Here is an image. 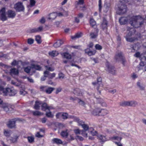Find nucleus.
Returning a JSON list of instances; mask_svg holds the SVG:
<instances>
[{"instance_id":"nucleus-6","label":"nucleus","mask_w":146,"mask_h":146,"mask_svg":"<svg viewBox=\"0 0 146 146\" xmlns=\"http://www.w3.org/2000/svg\"><path fill=\"white\" fill-rule=\"evenodd\" d=\"M118 9L119 14H123L127 11L126 6L124 4L121 5L120 6L118 7Z\"/></svg>"},{"instance_id":"nucleus-26","label":"nucleus","mask_w":146,"mask_h":146,"mask_svg":"<svg viewBox=\"0 0 146 146\" xmlns=\"http://www.w3.org/2000/svg\"><path fill=\"white\" fill-rule=\"evenodd\" d=\"M56 13H51L49 15V17L48 18V19L49 20H53L57 16Z\"/></svg>"},{"instance_id":"nucleus-13","label":"nucleus","mask_w":146,"mask_h":146,"mask_svg":"<svg viewBox=\"0 0 146 146\" xmlns=\"http://www.w3.org/2000/svg\"><path fill=\"white\" fill-rule=\"evenodd\" d=\"M1 107L6 112L8 111L11 108V107L7 104L4 103L2 104Z\"/></svg>"},{"instance_id":"nucleus-1","label":"nucleus","mask_w":146,"mask_h":146,"mask_svg":"<svg viewBox=\"0 0 146 146\" xmlns=\"http://www.w3.org/2000/svg\"><path fill=\"white\" fill-rule=\"evenodd\" d=\"M145 21L146 22V15L144 19L140 15H136L133 16L129 19L130 24L135 28L142 26Z\"/></svg>"},{"instance_id":"nucleus-9","label":"nucleus","mask_w":146,"mask_h":146,"mask_svg":"<svg viewBox=\"0 0 146 146\" xmlns=\"http://www.w3.org/2000/svg\"><path fill=\"white\" fill-rule=\"evenodd\" d=\"M133 16H131L129 17V19H127V18L124 17H121L119 19V21L120 23L122 25H125L126 24L127 21H128L129 23V19L130 18L132 17Z\"/></svg>"},{"instance_id":"nucleus-11","label":"nucleus","mask_w":146,"mask_h":146,"mask_svg":"<svg viewBox=\"0 0 146 146\" xmlns=\"http://www.w3.org/2000/svg\"><path fill=\"white\" fill-rule=\"evenodd\" d=\"M99 30L98 29H96L94 32H92L90 34L91 38H96L98 35Z\"/></svg>"},{"instance_id":"nucleus-25","label":"nucleus","mask_w":146,"mask_h":146,"mask_svg":"<svg viewBox=\"0 0 146 146\" xmlns=\"http://www.w3.org/2000/svg\"><path fill=\"white\" fill-rule=\"evenodd\" d=\"M18 73V70L16 68H13L10 70V74L11 75H17Z\"/></svg>"},{"instance_id":"nucleus-63","label":"nucleus","mask_w":146,"mask_h":146,"mask_svg":"<svg viewBox=\"0 0 146 146\" xmlns=\"http://www.w3.org/2000/svg\"><path fill=\"white\" fill-rule=\"evenodd\" d=\"M0 66H2V67H4L5 68H8L9 66L7 65H5L4 64H3V63H0Z\"/></svg>"},{"instance_id":"nucleus-44","label":"nucleus","mask_w":146,"mask_h":146,"mask_svg":"<svg viewBox=\"0 0 146 146\" xmlns=\"http://www.w3.org/2000/svg\"><path fill=\"white\" fill-rule=\"evenodd\" d=\"M46 75H48V76L49 78L52 79L55 77L56 74L55 73H53L52 74L48 73V74H46Z\"/></svg>"},{"instance_id":"nucleus-19","label":"nucleus","mask_w":146,"mask_h":146,"mask_svg":"<svg viewBox=\"0 0 146 146\" xmlns=\"http://www.w3.org/2000/svg\"><path fill=\"white\" fill-rule=\"evenodd\" d=\"M98 137L101 142H104L108 140L106 136L101 135H98Z\"/></svg>"},{"instance_id":"nucleus-27","label":"nucleus","mask_w":146,"mask_h":146,"mask_svg":"<svg viewBox=\"0 0 146 146\" xmlns=\"http://www.w3.org/2000/svg\"><path fill=\"white\" fill-rule=\"evenodd\" d=\"M82 34L81 33H77L74 36H71V38L73 40H75L76 38H79L82 36Z\"/></svg>"},{"instance_id":"nucleus-14","label":"nucleus","mask_w":146,"mask_h":146,"mask_svg":"<svg viewBox=\"0 0 146 146\" xmlns=\"http://www.w3.org/2000/svg\"><path fill=\"white\" fill-rule=\"evenodd\" d=\"M102 78L101 77H99L97 79V82H94L92 83V84L97 87V89L98 90L99 89V86L101 84Z\"/></svg>"},{"instance_id":"nucleus-58","label":"nucleus","mask_w":146,"mask_h":146,"mask_svg":"<svg viewBox=\"0 0 146 146\" xmlns=\"http://www.w3.org/2000/svg\"><path fill=\"white\" fill-rule=\"evenodd\" d=\"M37 28H34L33 29H32L30 30V32L31 33H36L37 32Z\"/></svg>"},{"instance_id":"nucleus-15","label":"nucleus","mask_w":146,"mask_h":146,"mask_svg":"<svg viewBox=\"0 0 146 146\" xmlns=\"http://www.w3.org/2000/svg\"><path fill=\"white\" fill-rule=\"evenodd\" d=\"M41 90L44 91H53L54 90V88L52 87L48 88L46 86H41L40 87Z\"/></svg>"},{"instance_id":"nucleus-5","label":"nucleus","mask_w":146,"mask_h":146,"mask_svg":"<svg viewBox=\"0 0 146 146\" xmlns=\"http://www.w3.org/2000/svg\"><path fill=\"white\" fill-rule=\"evenodd\" d=\"M0 19L3 21L7 20V17L6 16L5 8H2L0 11Z\"/></svg>"},{"instance_id":"nucleus-31","label":"nucleus","mask_w":146,"mask_h":146,"mask_svg":"<svg viewBox=\"0 0 146 146\" xmlns=\"http://www.w3.org/2000/svg\"><path fill=\"white\" fill-rule=\"evenodd\" d=\"M64 58L67 59H70L71 58V55L67 52H64L62 54Z\"/></svg>"},{"instance_id":"nucleus-43","label":"nucleus","mask_w":146,"mask_h":146,"mask_svg":"<svg viewBox=\"0 0 146 146\" xmlns=\"http://www.w3.org/2000/svg\"><path fill=\"white\" fill-rule=\"evenodd\" d=\"M28 141L30 143H32L34 142V138L32 136H29L27 137Z\"/></svg>"},{"instance_id":"nucleus-34","label":"nucleus","mask_w":146,"mask_h":146,"mask_svg":"<svg viewBox=\"0 0 146 146\" xmlns=\"http://www.w3.org/2000/svg\"><path fill=\"white\" fill-rule=\"evenodd\" d=\"M137 103L136 102L134 101H129V106H135L137 105Z\"/></svg>"},{"instance_id":"nucleus-64","label":"nucleus","mask_w":146,"mask_h":146,"mask_svg":"<svg viewBox=\"0 0 146 146\" xmlns=\"http://www.w3.org/2000/svg\"><path fill=\"white\" fill-rule=\"evenodd\" d=\"M62 113H59L56 115V117L57 118H58L60 117H62Z\"/></svg>"},{"instance_id":"nucleus-55","label":"nucleus","mask_w":146,"mask_h":146,"mask_svg":"<svg viewBox=\"0 0 146 146\" xmlns=\"http://www.w3.org/2000/svg\"><path fill=\"white\" fill-rule=\"evenodd\" d=\"M79 101L78 102V103L79 104L82 106H84L85 105V103L84 102L80 99H79Z\"/></svg>"},{"instance_id":"nucleus-60","label":"nucleus","mask_w":146,"mask_h":146,"mask_svg":"<svg viewBox=\"0 0 146 146\" xmlns=\"http://www.w3.org/2000/svg\"><path fill=\"white\" fill-rule=\"evenodd\" d=\"M45 22V18L44 17H42L40 20V22L42 24L44 23Z\"/></svg>"},{"instance_id":"nucleus-12","label":"nucleus","mask_w":146,"mask_h":146,"mask_svg":"<svg viewBox=\"0 0 146 146\" xmlns=\"http://www.w3.org/2000/svg\"><path fill=\"white\" fill-rule=\"evenodd\" d=\"M0 94H2L4 96H14L16 93L15 92H0Z\"/></svg>"},{"instance_id":"nucleus-33","label":"nucleus","mask_w":146,"mask_h":146,"mask_svg":"<svg viewBox=\"0 0 146 146\" xmlns=\"http://www.w3.org/2000/svg\"><path fill=\"white\" fill-rule=\"evenodd\" d=\"M11 134V132L10 131L4 130V135L6 137H9L10 136Z\"/></svg>"},{"instance_id":"nucleus-57","label":"nucleus","mask_w":146,"mask_h":146,"mask_svg":"<svg viewBox=\"0 0 146 146\" xmlns=\"http://www.w3.org/2000/svg\"><path fill=\"white\" fill-rule=\"evenodd\" d=\"M74 131L76 134H80L81 133V131L79 129H75L74 130Z\"/></svg>"},{"instance_id":"nucleus-51","label":"nucleus","mask_w":146,"mask_h":146,"mask_svg":"<svg viewBox=\"0 0 146 146\" xmlns=\"http://www.w3.org/2000/svg\"><path fill=\"white\" fill-rule=\"evenodd\" d=\"M78 125H79L82 127L85 124L84 122L80 120L79 119H78Z\"/></svg>"},{"instance_id":"nucleus-62","label":"nucleus","mask_w":146,"mask_h":146,"mask_svg":"<svg viewBox=\"0 0 146 146\" xmlns=\"http://www.w3.org/2000/svg\"><path fill=\"white\" fill-rule=\"evenodd\" d=\"M77 4L78 5L81 4L82 5L84 3V0H79L77 2Z\"/></svg>"},{"instance_id":"nucleus-41","label":"nucleus","mask_w":146,"mask_h":146,"mask_svg":"<svg viewBox=\"0 0 146 146\" xmlns=\"http://www.w3.org/2000/svg\"><path fill=\"white\" fill-rule=\"evenodd\" d=\"M36 2L35 0H30V5L29 6L32 7L35 5Z\"/></svg>"},{"instance_id":"nucleus-59","label":"nucleus","mask_w":146,"mask_h":146,"mask_svg":"<svg viewBox=\"0 0 146 146\" xmlns=\"http://www.w3.org/2000/svg\"><path fill=\"white\" fill-rule=\"evenodd\" d=\"M59 77L60 79H63L64 76V75L62 73H59L58 74Z\"/></svg>"},{"instance_id":"nucleus-47","label":"nucleus","mask_w":146,"mask_h":146,"mask_svg":"<svg viewBox=\"0 0 146 146\" xmlns=\"http://www.w3.org/2000/svg\"><path fill=\"white\" fill-rule=\"evenodd\" d=\"M46 115L48 117H52L53 116L50 111L46 112Z\"/></svg>"},{"instance_id":"nucleus-29","label":"nucleus","mask_w":146,"mask_h":146,"mask_svg":"<svg viewBox=\"0 0 146 146\" xmlns=\"http://www.w3.org/2000/svg\"><path fill=\"white\" fill-rule=\"evenodd\" d=\"M41 104V102L38 101H36L35 102V104L34 107V108L35 109H39L40 107V105Z\"/></svg>"},{"instance_id":"nucleus-45","label":"nucleus","mask_w":146,"mask_h":146,"mask_svg":"<svg viewBox=\"0 0 146 146\" xmlns=\"http://www.w3.org/2000/svg\"><path fill=\"white\" fill-rule=\"evenodd\" d=\"M95 48L98 50H100L102 49V46L99 44H96L95 46Z\"/></svg>"},{"instance_id":"nucleus-36","label":"nucleus","mask_w":146,"mask_h":146,"mask_svg":"<svg viewBox=\"0 0 146 146\" xmlns=\"http://www.w3.org/2000/svg\"><path fill=\"white\" fill-rule=\"evenodd\" d=\"M62 117L64 119H66L69 118L68 114L66 113H62Z\"/></svg>"},{"instance_id":"nucleus-21","label":"nucleus","mask_w":146,"mask_h":146,"mask_svg":"<svg viewBox=\"0 0 146 146\" xmlns=\"http://www.w3.org/2000/svg\"><path fill=\"white\" fill-rule=\"evenodd\" d=\"M52 141L53 143H56L57 144H61L62 143L61 139L57 138L53 139L52 140Z\"/></svg>"},{"instance_id":"nucleus-37","label":"nucleus","mask_w":146,"mask_h":146,"mask_svg":"<svg viewBox=\"0 0 146 146\" xmlns=\"http://www.w3.org/2000/svg\"><path fill=\"white\" fill-rule=\"evenodd\" d=\"M90 23L92 27H93L96 25V22L92 19H91L90 20Z\"/></svg>"},{"instance_id":"nucleus-18","label":"nucleus","mask_w":146,"mask_h":146,"mask_svg":"<svg viewBox=\"0 0 146 146\" xmlns=\"http://www.w3.org/2000/svg\"><path fill=\"white\" fill-rule=\"evenodd\" d=\"M104 111V110H101L100 108H96L93 111L92 113L93 114L95 115H98L102 111Z\"/></svg>"},{"instance_id":"nucleus-53","label":"nucleus","mask_w":146,"mask_h":146,"mask_svg":"<svg viewBox=\"0 0 146 146\" xmlns=\"http://www.w3.org/2000/svg\"><path fill=\"white\" fill-rule=\"evenodd\" d=\"M99 11L100 12L101 11V9L102 8V3H101V0H99Z\"/></svg>"},{"instance_id":"nucleus-30","label":"nucleus","mask_w":146,"mask_h":146,"mask_svg":"<svg viewBox=\"0 0 146 146\" xmlns=\"http://www.w3.org/2000/svg\"><path fill=\"white\" fill-rule=\"evenodd\" d=\"M42 110H45L46 109H48L49 110L50 109V108L47 106L46 103H44L42 105Z\"/></svg>"},{"instance_id":"nucleus-22","label":"nucleus","mask_w":146,"mask_h":146,"mask_svg":"<svg viewBox=\"0 0 146 146\" xmlns=\"http://www.w3.org/2000/svg\"><path fill=\"white\" fill-rule=\"evenodd\" d=\"M19 137V135H15L14 136V137H11V139H10V141L11 142L13 143H15L17 142L18 137Z\"/></svg>"},{"instance_id":"nucleus-28","label":"nucleus","mask_w":146,"mask_h":146,"mask_svg":"<svg viewBox=\"0 0 146 146\" xmlns=\"http://www.w3.org/2000/svg\"><path fill=\"white\" fill-rule=\"evenodd\" d=\"M31 68H32L35 69L36 70H40L41 69V67L39 65L35 64H33L31 65Z\"/></svg>"},{"instance_id":"nucleus-4","label":"nucleus","mask_w":146,"mask_h":146,"mask_svg":"<svg viewBox=\"0 0 146 146\" xmlns=\"http://www.w3.org/2000/svg\"><path fill=\"white\" fill-rule=\"evenodd\" d=\"M106 66L107 67V71L113 74H115V68L111 65L108 62H106Z\"/></svg>"},{"instance_id":"nucleus-2","label":"nucleus","mask_w":146,"mask_h":146,"mask_svg":"<svg viewBox=\"0 0 146 146\" xmlns=\"http://www.w3.org/2000/svg\"><path fill=\"white\" fill-rule=\"evenodd\" d=\"M127 30L129 31V32L128 33L127 35L125 37L126 40L128 42H132L136 40L137 39V37H131L135 33V29L133 28L128 27Z\"/></svg>"},{"instance_id":"nucleus-20","label":"nucleus","mask_w":146,"mask_h":146,"mask_svg":"<svg viewBox=\"0 0 146 146\" xmlns=\"http://www.w3.org/2000/svg\"><path fill=\"white\" fill-rule=\"evenodd\" d=\"M63 43V41L61 40H58L53 45L54 46L55 48H58L60 47L61 45Z\"/></svg>"},{"instance_id":"nucleus-35","label":"nucleus","mask_w":146,"mask_h":146,"mask_svg":"<svg viewBox=\"0 0 146 146\" xmlns=\"http://www.w3.org/2000/svg\"><path fill=\"white\" fill-rule=\"evenodd\" d=\"M129 101H123L120 103V105L123 106H129Z\"/></svg>"},{"instance_id":"nucleus-46","label":"nucleus","mask_w":146,"mask_h":146,"mask_svg":"<svg viewBox=\"0 0 146 146\" xmlns=\"http://www.w3.org/2000/svg\"><path fill=\"white\" fill-rule=\"evenodd\" d=\"M109 6L107 5H105L104 7V11L105 13H106L109 10Z\"/></svg>"},{"instance_id":"nucleus-24","label":"nucleus","mask_w":146,"mask_h":146,"mask_svg":"<svg viewBox=\"0 0 146 146\" xmlns=\"http://www.w3.org/2000/svg\"><path fill=\"white\" fill-rule=\"evenodd\" d=\"M59 53L58 51L56 50H53L49 52V55L52 57H54L57 56Z\"/></svg>"},{"instance_id":"nucleus-39","label":"nucleus","mask_w":146,"mask_h":146,"mask_svg":"<svg viewBox=\"0 0 146 146\" xmlns=\"http://www.w3.org/2000/svg\"><path fill=\"white\" fill-rule=\"evenodd\" d=\"M89 131L90 132L91 134L93 135H96V132L94 130L93 128H90L89 129Z\"/></svg>"},{"instance_id":"nucleus-32","label":"nucleus","mask_w":146,"mask_h":146,"mask_svg":"<svg viewBox=\"0 0 146 146\" xmlns=\"http://www.w3.org/2000/svg\"><path fill=\"white\" fill-rule=\"evenodd\" d=\"M111 140H117L118 141H121L122 139L121 137H119L118 136H114L110 138Z\"/></svg>"},{"instance_id":"nucleus-52","label":"nucleus","mask_w":146,"mask_h":146,"mask_svg":"<svg viewBox=\"0 0 146 146\" xmlns=\"http://www.w3.org/2000/svg\"><path fill=\"white\" fill-rule=\"evenodd\" d=\"M74 94L78 96H81L83 95V94L82 92H74Z\"/></svg>"},{"instance_id":"nucleus-40","label":"nucleus","mask_w":146,"mask_h":146,"mask_svg":"<svg viewBox=\"0 0 146 146\" xmlns=\"http://www.w3.org/2000/svg\"><path fill=\"white\" fill-rule=\"evenodd\" d=\"M35 40L38 44H40L41 42V37L39 36H36Z\"/></svg>"},{"instance_id":"nucleus-42","label":"nucleus","mask_w":146,"mask_h":146,"mask_svg":"<svg viewBox=\"0 0 146 146\" xmlns=\"http://www.w3.org/2000/svg\"><path fill=\"white\" fill-rule=\"evenodd\" d=\"M61 135L63 137H67L68 135V133L67 131H63L61 133Z\"/></svg>"},{"instance_id":"nucleus-49","label":"nucleus","mask_w":146,"mask_h":146,"mask_svg":"<svg viewBox=\"0 0 146 146\" xmlns=\"http://www.w3.org/2000/svg\"><path fill=\"white\" fill-rule=\"evenodd\" d=\"M31 67L29 66L25 68L24 69L25 72H27V73H29L30 72V71L31 70Z\"/></svg>"},{"instance_id":"nucleus-23","label":"nucleus","mask_w":146,"mask_h":146,"mask_svg":"<svg viewBox=\"0 0 146 146\" xmlns=\"http://www.w3.org/2000/svg\"><path fill=\"white\" fill-rule=\"evenodd\" d=\"M15 122L14 120L10 121L9 122L7 125L9 127H14L15 126Z\"/></svg>"},{"instance_id":"nucleus-7","label":"nucleus","mask_w":146,"mask_h":146,"mask_svg":"<svg viewBox=\"0 0 146 146\" xmlns=\"http://www.w3.org/2000/svg\"><path fill=\"white\" fill-rule=\"evenodd\" d=\"M96 94H100V92H96V93L94 94L95 97L98 100V103L101 104V105L103 106H106V104L105 102L102 99L99 98L97 96L95 95Z\"/></svg>"},{"instance_id":"nucleus-61","label":"nucleus","mask_w":146,"mask_h":146,"mask_svg":"<svg viewBox=\"0 0 146 146\" xmlns=\"http://www.w3.org/2000/svg\"><path fill=\"white\" fill-rule=\"evenodd\" d=\"M43 29V27H39L38 28H37V32H39L41 31Z\"/></svg>"},{"instance_id":"nucleus-8","label":"nucleus","mask_w":146,"mask_h":146,"mask_svg":"<svg viewBox=\"0 0 146 146\" xmlns=\"http://www.w3.org/2000/svg\"><path fill=\"white\" fill-rule=\"evenodd\" d=\"M101 27L103 30L105 31V32H107L108 27V22L105 18H103Z\"/></svg>"},{"instance_id":"nucleus-56","label":"nucleus","mask_w":146,"mask_h":146,"mask_svg":"<svg viewBox=\"0 0 146 146\" xmlns=\"http://www.w3.org/2000/svg\"><path fill=\"white\" fill-rule=\"evenodd\" d=\"M45 67L47 70H48L50 71H53L54 70V69L50 67H49L47 66H45Z\"/></svg>"},{"instance_id":"nucleus-16","label":"nucleus","mask_w":146,"mask_h":146,"mask_svg":"<svg viewBox=\"0 0 146 146\" xmlns=\"http://www.w3.org/2000/svg\"><path fill=\"white\" fill-rule=\"evenodd\" d=\"M85 52L89 56H91L95 54L96 51L95 50H90L89 48H87L85 50Z\"/></svg>"},{"instance_id":"nucleus-54","label":"nucleus","mask_w":146,"mask_h":146,"mask_svg":"<svg viewBox=\"0 0 146 146\" xmlns=\"http://www.w3.org/2000/svg\"><path fill=\"white\" fill-rule=\"evenodd\" d=\"M34 40L33 39L30 38L28 40V43L29 44H32L33 43Z\"/></svg>"},{"instance_id":"nucleus-10","label":"nucleus","mask_w":146,"mask_h":146,"mask_svg":"<svg viewBox=\"0 0 146 146\" xmlns=\"http://www.w3.org/2000/svg\"><path fill=\"white\" fill-rule=\"evenodd\" d=\"M16 13L15 11L11 10H9L7 13V15L9 18H13L16 16Z\"/></svg>"},{"instance_id":"nucleus-17","label":"nucleus","mask_w":146,"mask_h":146,"mask_svg":"<svg viewBox=\"0 0 146 146\" xmlns=\"http://www.w3.org/2000/svg\"><path fill=\"white\" fill-rule=\"evenodd\" d=\"M123 54L121 52H118L115 56V58L117 61H119L122 59Z\"/></svg>"},{"instance_id":"nucleus-38","label":"nucleus","mask_w":146,"mask_h":146,"mask_svg":"<svg viewBox=\"0 0 146 146\" xmlns=\"http://www.w3.org/2000/svg\"><path fill=\"white\" fill-rule=\"evenodd\" d=\"M48 73L49 72L47 70H46L44 72V77L43 78H41V80L42 81H44L45 80L46 77L47 76L46 75V74H48Z\"/></svg>"},{"instance_id":"nucleus-3","label":"nucleus","mask_w":146,"mask_h":146,"mask_svg":"<svg viewBox=\"0 0 146 146\" xmlns=\"http://www.w3.org/2000/svg\"><path fill=\"white\" fill-rule=\"evenodd\" d=\"M14 8L18 12L23 11L24 9V7L23 3L21 2H19L16 3L14 5Z\"/></svg>"},{"instance_id":"nucleus-48","label":"nucleus","mask_w":146,"mask_h":146,"mask_svg":"<svg viewBox=\"0 0 146 146\" xmlns=\"http://www.w3.org/2000/svg\"><path fill=\"white\" fill-rule=\"evenodd\" d=\"M82 127L83 128L85 131H87L89 129L88 126L86 124H85Z\"/></svg>"},{"instance_id":"nucleus-50","label":"nucleus","mask_w":146,"mask_h":146,"mask_svg":"<svg viewBox=\"0 0 146 146\" xmlns=\"http://www.w3.org/2000/svg\"><path fill=\"white\" fill-rule=\"evenodd\" d=\"M33 115H39L41 114V113L38 111H35L33 112Z\"/></svg>"}]
</instances>
